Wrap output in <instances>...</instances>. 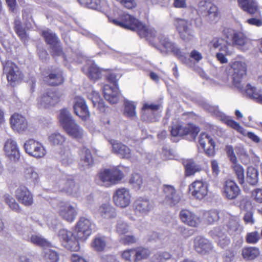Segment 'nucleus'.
Instances as JSON below:
<instances>
[{
  "label": "nucleus",
  "mask_w": 262,
  "mask_h": 262,
  "mask_svg": "<svg viewBox=\"0 0 262 262\" xmlns=\"http://www.w3.org/2000/svg\"><path fill=\"white\" fill-rule=\"evenodd\" d=\"M10 123L13 129L18 132L25 131L28 127L26 119L18 114H14L11 116Z\"/></svg>",
  "instance_id": "30"
},
{
  "label": "nucleus",
  "mask_w": 262,
  "mask_h": 262,
  "mask_svg": "<svg viewBox=\"0 0 262 262\" xmlns=\"http://www.w3.org/2000/svg\"><path fill=\"white\" fill-rule=\"evenodd\" d=\"M259 234L257 231L248 233L246 236V241L248 244H255L259 241Z\"/></svg>",
  "instance_id": "61"
},
{
  "label": "nucleus",
  "mask_w": 262,
  "mask_h": 262,
  "mask_svg": "<svg viewBox=\"0 0 262 262\" xmlns=\"http://www.w3.org/2000/svg\"><path fill=\"white\" fill-rule=\"evenodd\" d=\"M43 257L47 262H57L59 254L55 250L46 249L43 252Z\"/></svg>",
  "instance_id": "55"
},
{
  "label": "nucleus",
  "mask_w": 262,
  "mask_h": 262,
  "mask_svg": "<svg viewBox=\"0 0 262 262\" xmlns=\"http://www.w3.org/2000/svg\"><path fill=\"white\" fill-rule=\"evenodd\" d=\"M23 177L26 183L30 186H34L39 182L38 174L32 167L25 168Z\"/></svg>",
  "instance_id": "34"
},
{
  "label": "nucleus",
  "mask_w": 262,
  "mask_h": 262,
  "mask_svg": "<svg viewBox=\"0 0 262 262\" xmlns=\"http://www.w3.org/2000/svg\"><path fill=\"white\" fill-rule=\"evenodd\" d=\"M123 177V173L119 170L104 169L99 173L97 181L100 185L108 186L116 184Z\"/></svg>",
  "instance_id": "6"
},
{
  "label": "nucleus",
  "mask_w": 262,
  "mask_h": 262,
  "mask_svg": "<svg viewBox=\"0 0 262 262\" xmlns=\"http://www.w3.org/2000/svg\"><path fill=\"white\" fill-rule=\"evenodd\" d=\"M232 168L235 172L238 182L240 184L244 183V170L243 167L238 164L237 162L232 163Z\"/></svg>",
  "instance_id": "54"
},
{
  "label": "nucleus",
  "mask_w": 262,
  "mask_h": 262,
  "mask_svg": "<svg viewBox=\"0 0 262 262\" xmlns=\"http://www.w3.org/2000/svg\"><path fill=\"white\" fill-rule=\"evenodd\" d=\"M124 114L128 117L136 116V105L134 102L125 100L124 102Z\"/></svg>",
  "instance_id": "47"
},
{
  "label": "nucleus",
  "mask_w": 262,
  "mask_h": 262,
  "mask_svg": "<svg viewBox=\"0 0 262 262\" xmlns=\"http://www.w3.org/2000/svg\"><path fill=\"white\" fill-rule=\"evenodd\" d=\"M116 232L119 234H124L129 231L128 225L121 220H118L116 227Z\"/></svg>",
  "instance_id": "57"
},
{
  "label": "nucleus",
  "mask_w": 262,
  "mask_h": 262,
  "mask_svg": "<svg viewBox=\"0 0 262 262\" xmlns=\"http://www.w3.org/2000/svg\"><path fill=\"white\" fill-rule=\"evenodd\" d=\"M239 7L247 13L259 14L260 11L255 0H237Z\"/></svg>",
  "instance_id": "28"
},
{
  "label": "nucleus",
  "mask_w": 262,
  "mask_h": 262,
  "mask_svg": "<svg viewBox=\"0 0 262 262\" xmlns=\"http://www.w3.org/2000/svg\"><path fill=\"white\" fill-rule=\"evenodd\" d=\"M99 213L102 217L111 219L116 216L115 209L110 204H103L99 207Z\"/></svg>",
  "instance_id": "39"
},
{
  "label": "nucleus",
  "mask_w": 262,
  "mask_h": 262,
  "mask_svg": "<svg viewBox=\"0 0 262 262\" xmlns=\"http://www.w3.org/2000/svg\"><path fill=\"white\" fill-rule=\"evenodd\" d=\"M159 39L165 52L173 53L182 62L186 63L187 59L186 54L182 52L174 43L165 36H161Z\"/></svg>",
  "instance_id": "16"
},
{
  "label": "nucleus",
  "mask_w": 262,
  "mask_h": 262,
  "mask_svg": "<svg viewBox=\"0 0 262 262\" xmlns=\"http://www.w3.org/2000/svg\"><path fill=\"white\" fill-rule=\"evenodd\" d=\"M93 223L87 218L80 217L75 227V232L79 240L85 241L91 234Z\"/></svg>",
  "instance_id": "9"
},
{
  "label": "nucleus",
  "mask_w": 262,
  "mask_h": 262,
  "mask_svg": "<svg viewBox=\"0 0 262 262\" xmlns=\"http://www.w3.org/2000/svg\"><path fill=\"white\" fill-rule=\"evenodd\" d=\"M42 35L43 36L46 42L50 46H54L59 42V39L55 34L49 30H45L42 32Z\"/></svg>",
  "instance_id": "49"
},
{
  "label": "nucleus",
  "mask_w": 262,
  "mask_h": 262,
  "mask_svg": "<svg viewBox=\"0 0 262 262\" xmlns=\"http://www.w3.org/2000/svg\"><path fill=\"white\" fill-rule=\"evenodd\" d=\"M239 221L238 216L229 215L227 227L230 234H239L242 232L243 227L240 225Z\"/></svg>",
  "instance_id": "32"
},
{
  "label": "nucleus",
  "mask_w": 262,
  "mask_h": 262,
  "mask_svg": "<svg viewBox=\"0 0 262 262\" xmlns=\"http://www.w3.org/2000/svg\"><path fill=\"white\" fill-rule=\"evenodd\" d=\"M80 165L83 169L90 168L93 164V159L89 149L83 147L80 152Z\"/></svg>",
  "instance_id": "33"
},
{
  "label": "nucleus",
  "mask_w": 262,
  "mask_h": 262,
  "mask_svg": "<svg viewBox=\"0 0 262 262\" xmlns=\"http://www.w3.org/2000/svg\"><path fill=\"white\" fill-rule=\"evenodd\" d=\"M129 184L136 190L142 189L145 185L142 177L137 173H133L130 176Z\"/></svg>",
  "instance_id": "40"
},
{
  "label": "nucleus",
  "mask_w": 262,
  "mask_h": 262,
  "mask_svg": "<svg viewBox=\"0 0 262 262\" xmlns=\"http://www.w3.org/2000/svg\"><path fill=\"white\" fill-rule=\"evenodd\" d=\"M113 200L116 206L124 208L130 204L131 194L127 188H118L114 193Z\"/></svg>",
  "instance_id": "15"
},
{
  "label": "nucleus",
  "mask_w": 262,
  "mask_h": 262,
  "mask_svg": "<svg viewBox=\"0 0 262 262\" xmlns=\"http://www.w3.org/2000/svg\"><path fill=\"white\" fill-rule=\"evenodd\" d=\"M203 217L209 224L213 223L219 220V212L216 210H210L206 211L203 214Z\"/></svg>",
  "instance_id": "52"
},
{
  "label": "nucleus",
  "mask_w": 262,
  "mask_h": 262,
  "mask_svg": "<svg viewBox=\"0 0 262 262\" xmlns=\"http://www.w3.org/2000/svg\"><path fill=\"white\" fill-rule=\"evenodd\" d=\"M224 40L221 37H214L210 42V46L214 49L219 48L220 50H224L226 48V46H224Z\"/></svg>",
  "instance_id": "58"
},
{
  "label": "nucleus",
  "mask_w": 262,
  "mask_h": 262,
  "mask_svg": "<svg viewBox=\"0 0 262 262\" xmlns=\"http://www.w3.org/2000/svg\"><path fill=\"white\" fill-rule=\"evenodd\" d=\"M93 97L91 98L92 102L95 107H97L100 111L104 110V104L100 98L98 93L94 92L93 94Z\"/></svg>",
  "instance_id": "59"
},
{
  "label": "nucleus",
  "mask_w": 262,
  "mask_h": 262,
  "mask_svg": "<svg viewBox=\"0 0 262 262\" xmlns=\"http://www.w3.org/2000/svg\"><path fill=\"white\" fill-rule=\"evenodd\" d=\"M180 217L184 223L189 226L196 227L201 223V220L198 216L187 209L181 211Z\"/></svg>",
  "instance_id": "25"
},
{
  "label": "nucleus",
  "mask_w": 262,
  "mask_h": 262,
  "mask_svg": "<svg viewBox=\"0 0 262 262\" xmlns=\"http://www.w3.org/2000/svg\"><path fill=\"white\" fill-rule=\"evenodd\" d=\"M76 206L73 205L69 202H60L59 204L58 214L62 219L71 223L77 215Z\"/></svg>",
  "instance_id": "13"
},
{
  "label": "nucleus",
  "mask_w": 262,
  "mask_h": 262,
  "mask_svg": "<svg viewBox=\"0 0 262 262\" xmlns=\"http://www.w3.org/2000/svg\"><path fill=\"white\" fill-rule=\"evenodd\" d=\"M183 164L185 169V175L187 177L194 175L196 172H199L202 168L192 159H187L183 162Z\"/></svg>",
  "instance_id": "36"
},
{
  "label": "nucleus",
  "mask_w": 262,
  "mask_h": 262,
  "mask_svg": "<svg viewBox=\"0 0 262 262\" xmlns=\"http://www.w3.org/2000/svg\"><path fill=\"white\" fill-rule=\"evenodd\" d=\"M30 241L33 244L42 247L51 246V244L41 236L33 235L30 237Z\"/></svg>",
  "instance_id": "50"
},
{
  "label": "nucleus",
  "mask_w": 262,
  "mask_h": 262,
  "mask_svg": "<svg viewBox=\"0 0 262 262\" xmlns=\"http://www.w3.org/2000/svg\"><path fill=\"white\" fill-rule=\"evenodd\" d=\"M59 120L60 123L63 128V129L72 122L74 120L72 119V117L69 111L67 109H62L60 111V113L59 116Z\"/></svg>",
  "instance_id": "42"
},
{
  "label": "nucleus",
  "mask_w": 262,
  "mask_h": 262,
  "mask_svg": "<svg viewBox=\"0 0 262 262\" xmlns=\"http://www.w3.org/2000/svg\"><path fill=\"white\" fill-rule=\"evenodd\" d=\"M240 191L237 184L232 180L225 181L222 189L223 195L229 200L235 199L239 194Z\"/></svg>",
  "instance_id": "20"
},
{
  "label": "nucleus",
  "mask_w": 262,
  "mask_h": 262,
  "mask_svg": "<svg viewBox=\"0 0 262 262\" xmlns=\"http://www.w3.org/2000/svg\"><path fill=\"white\" fill-rule=\"evenodd\" d=\"M106 246V238L104 236H97L96 237L92 243V246L93 248L97 251H103Z\"/></svg>",
  "instance_id": "43"
},
{
  "label": "nucleus",
  "mask_w": 262,
  "mask_h": 262,
  "mask_svg": "<svg viewBox=\"0 0 262 262\" xmlns=\"http://www.w3.org/2000/svg\"><path fill=\"white\" fill-rule=\"evenodd\" d=\"M74 110L75 114L83 120L90 116L85 100L81 97H78L75 98Z\"/></svg>",
  "instance_id": "26"
},
{
  "label": "nucleus",
  "mask_w": 262,
  "mask_h": 262,
  "mask_svg": "<svg viewBox=\"0 0 262 262\" xmlns=\"http://www.w3.org/2000/svg\"><path fill=\"white\" fill-rule=\"evenodd\" d=\"M50 143L55 145H62L66 141V138L60 133L56 132L51 134L48 137Z\"/></svg>",
  "instance_id": "48"
},
{
  "label": "nucleus",
  "mask_w": 262,
  "mask_h": 262,
  "mask_svg": "<svg viewBox=\"0 0 262 262\" xmlns=\"http://www.w3.org/2000/svg\"><path fill=\"white\" fill-rule=\"evenodd\" d=\"M37 101L39 107L47 108L57 103L59 101V97L54 91H48L39 97Z\"/></svg>",
  "instance_id": "17"
},
{
  "label": "nucleus",
  "mask_w": 262,
  "mask_h": 262,
  "mask_svg": "<svg viewBox=\"0 0 262 262\" xmlns=\"http://www.w3.org/2000/svg\"><path fill=\"white\" fill-rule=\"evenodd\" d=\"M64 129L67 134L73 139H81L84 135V132L82 128L75 121L67 126Z\"/></svg>",
  "instance_id": "31"
},
{
  "label": "nucleus",
  "mask_w": 262,
  "mask_h": 262,
  "mask_svg": "<svg viewBox=\"0 0 262 262\" xmlns=\"http://www.w3.org/2000/svg\"><path fill=\"white\" fill-rule=\"evenodd\" d=\"M58 237L61 245L68 250L77 251L80 249L79 238L72 231L62 229L58 232Z\"/></svg>",
  "instance_id": "3"
},
{
  "label": "nucleus",
  "mask_w": 262,
  "mask_h": 262,
  "mask_svg": "<svg viewBox=\"0 0 262 262\" xmlns=\"http://www.w3.org/2000/svg\"><path fill=\"white\" fill-rule=\"evenodd\" d=\"M189 190L194 198L201 200L208 194V184L202 180H196L190 185Z\"/></svg>",
  "instance_id": "12"
},
{
  "label": "nucleus",
  "mask_w": 262,
  "mask_h": 262,
  "mask_svg": "<svg viewBox=\"0 0 262 262\" xmlns=\"http://www.w3.org/2000/svg\"><path fill=\"white\" fill-rule=\"evenodd\" d=\"M55 187L59 191L66 193L68 195L75 198L80 196L82 193L79 184H76L72 179H69L64 175L58 178Z\"/></svg>",
  "instance_id": "2"
},
{
  "label": "nucleus",
  "mask_w": 262,
  "mask_h": 262,
  "mask_svg": "<svg viewBox=\"0 0 262 262\" xmlns=\"http://www.w3.org/2000/svg\"><path fill=\"white\" fill-rule=\"evenodd\" d=\"M230 73L234 85L241 88V83L246 77L247 72V65L244 61L236 60L230 64Z\"/></svg>",
  "instance_id": "4"
},
{
  "label": "nucleus",
  "mask_w": 262,
  "mask_h": 262,
  "mask_svg": "<svg viewBox=\"0 0 262 262\" xmlns=\"http://www.w3.org/2000/svg\"><path fill=\"white\" fill-rule=\"evenodd\" d=\"M112 147V152L122 158L129 159L132 157L130 149L125 145L116 140L110 141Z\"/></svg>",
  "instance_id": "23"
},
{
  "label": "nucleus",
  "mask_w": 262,
  "mask_h": 262,
  "mask_svg": "<svg viewBox=\"0 0 262 262\" xmlns=\"http://www.w3.org/2000/svg\"><path fill=\"white\" fill-rule=\"evenodd\" d=\"M242 255L246 260H252L260 255V251L255 247H247L242 249Z\"/></svg>",
  "instance_id": "37"
},
{
  "label": "nucleus",
  "mask_w": 262,
  "mask_h": 262,
  "mask_svg": "<svg viewBox=\"0 0 262 262\" xmlns=\"http://www.w3.org/2000/svg\"><path fill=\"white\" fill-rule=\"evenodd\" d=\"M246 93L250 98L262 104V91L248 84L246 88Z\"/></svg>",
  "instance_id": "38"
},
{
  "label": "nucleus",
  "mask_w": 262,
  "mask_h": 262,
  "mask_svg": "<svg viewBox=\"0 0 262 262\" xmlns=\"http://www.w3.org/2000/svg\"><path fill=\"white\" fill-rule=\"evenodd\" d=\"M258 171L254 167H250L247 169V181L251 185H256L258 180Z\"/></svg>",
  "instance_id": "45"
},
{
  "label": "nucleus",
  "mask_w": 262,
  "mask_h": 262,
  "mask_svg": "<svg viewBox=\"0 0 262 262\" xmlns=\"http://www.w3.org/2000/svg\"><path fill=\"white\" fill-rule=\"evenodd\" d=\"M14 28L15 32L22 40H25L27 38V34L25 29L23 27L20 20L15 19L14 22Z\"/></svg>",
  "instance_id": "53"
},
{
  "label": "nucleus",
  "mask_w": 262,
  "mask_h": 262,
  "mask_svg": "<svg viewBox=\"0 0 262 262\" xmlns=\"http://www.w3.org/2000/svg\"><path fill=\"white\" fill-rule=\"evenodd\" d=\"M200 128L193 124H187L185 125L180 123L173 124L171 127V134L173 137H182L190 135L193 139H195Z\"/></svg>",
  "instance_id": "7"
},
{
  "label": "nucleus",
  "mask_w": 262,
  "mask_h": 262,
  "mask_svg": "<svg viewBox=\"0 0 262 262\" xmlns=\"http://www.w3.org/2000/svg\"><path fill=\"white\" fill-rule=\"evenodd\" d=\"M226 151L230 161L232 163H235V162H237V158L234 154L233 147L231 145H228L226 146Z\"/></svg>",
  "instance_id": "62"
},
{
  "label": "nucleus",
  "mask_w": 262,
  "mask_h": 262,
  "mask_svg": "<svg viewBox=\"0 0 262 262\" xmlns=\"http://www.w3.org/2000/svg\"><path fill=\"white\" fill-rule=\"evenodd\" d=\"M3 200L12 210L16 212L20 210L19 205L11 195L8 193L4 194Z\"/></svg>",
  "instance_id": "46"
},
{
  "label": "nucleus",
  "mask_w": 262,
  "mask_h": 262,
  "mask_svg": "<svg viewBox=\"0 0 262 262\" xmlns=\"http://www.w3.org/2000/svg\"><path fill=\"white\" fill-rule=\"evenodd\" d=\"M199 11L210 23H215L219 18L217 7L213 3L202 1L199 3Z\"/></svg>",
  "instance_id": "8"
},
{
  "label": "nucleus",
  "mask_w": 262,
  "mask_h": 262,
  "mask_svg": "<svg viewBox=\"0 0 262 262\" xmlns=\"http://www.w3.org/2000/svg\"><path fill=\"white\" fill-rule=\"evenodd\" d=\"M26 153L36 158L43 157L46 154V150L43 145L33 139L27 140L24 145Z\"/></svg>",
  "instance_id": "10"
},
{
  "label": "nucleus",
  "mask_w": 262,
  "mask_h": 262,
  "mask_svg": "<svg viewBox=\"0 0 262 262\" xmlns=\"http://www.w3.org/2000/svg\"><path fill=\"white\" fill-rule=\"evenodd\" d=\"M15 196L18 201L26 206H29L33 203L32 193L24 186H20L15 191Z\"/></svg>",
  "instance_id": "21"
},
{
  "label": "nucleus",
  "mask_w": 262,
  "mask_h": 262,
  "mask_svg": "<svg viewBox=\"0 0 262 262\" xmlns=\"http://www.w3.org/2000/svg\"><path fill=\"white\" fill-rule=\"evenodd\" d=\"M0 59L3 64L4 73L6 75L7 80L11 84L13 85L23 79L22 72L15 63L10 60L3 61L1 54Z\"/></svg>",
  "instance_id": "5"
},
{
  "label": "nucleus",
  "mask_w": 262,
  "mask_h": 262,
  "mask_svg": "<svg viewBox=\"0 0 262 262\" xmlns=\"http://www.w3.org/2000/svg\"><path fill=\"white\" fill-rule=\"evenodd\" d=\"M135 258H133V261L137 262L144 259H146L150 255V251L149 249L143 248H138L135 249Z\"/></svg>",
  "instance_id": "44"
},
{
  "label": "nucleus",
  "mask_w": 262,
  "mask_h": 262,
  "mask_svg": "<svg viewBox=\"0 0 262 262\" xmlns=\"http://www.w3.org/2000/svg\"><path fill=\"white\" fill-rule=\"evenodd\" d=\"M194 247L195 251L201 254L208 253L212 249L209 241L201 236H198L194 239Z\"/></svg>",
  "instance_id": "29"
},
{
  "label": "nucleus",
  "mask_w": 262,
  "mask_h": 262,
  "mask_svg": "<svg viewBox=\"0 0 262 262\" xmlns=\"http://www.w3.org/2000/svg\"><path fill=\"white\" fill-rule=\"evenodd\" d=\"M103 92L105 99L110 103L115 104L118 102L120 95L117 86L112 87L105 84L103 88Z\"/></svg>",
  "instance_id": "27"
},
{
  "label": "nucleus",
  "mask_w": 262,
  "mask_h": 262,
  "mask_svg": "<svg viewBox=\"0 0 262 262\" xmlns=\"http://www.w3.org/2000/svg\"><path fill=\"white\" fill-rule=\"evenodd\" d=\"M199 142L207 155L209 157L214 155L215 142L210 136L206 133H202L199 137Z\"/></svg>",
  "instance_id": "22"
},
{
  "label": "nucleus",
  "mask_w": 262,
  "mask_h": 262,
  "mask_svg": "<svg viewBox=\"0 0 262 262\" xmlns=\"http://www.w3.org/2000/svg\"><path fill=\"white\" fill-rule=\"evenodd\" d=\"M162 190L165 201L170 206H174L180 201L181 197L173 186L169 185H164Z\"/></svg>",
  "instance_id": "19"
},
{
  "label": "nucleus",
  "mask_w": 262,
  "mask_h": 262,
  "mask_svg": "<svg viewBox=\"0 0 262 262\" xmlns=\"http://www.w3.org/2000/svg\"><path fill=\"white\" fill-rule=\"evenodd\" d=\"M113 22L117 26L137 32L141 38L148 39L156 35L155 30L128 14L121 15L119 19H113Z\"/></svg>",
  "instance_id": "1"
},
{
  "label": "nucleus",
  "mask_w": 262,
  "mask_h": 262,
  "mask_svg": "<svg viewBox=\"0 0 262 262\" xmlns=\"http://www.w3.org/2000/svg\"><path fill=\"white\" fill-rule=\"evenodd\" d=\"M171 258L170 253L167 252H158L151 257L152 262H165Z\"/></svg>",
  "instance_id": "56"
},
{
  "label": "nucleus",
  "mask_w": 262,
  "mask_h": 262,
  "mask_svg": "<svg viewBox=\"0 0 262 262\" xmlns=\"http://www.w3.org/2000/svg\"><path fill=\"white\" fill-rule=\"evenodd\" d=\"M223 34L227 39L231 38V43L234 46L243 47L250 42L249 39L244 33L231 29H225Z\"/></svg>",
  "instance_id": "14"
},
{
  "label": "nucleus",
  "mask_w": 262,
  "mask_h": 262,
  "mask_svg": "<svg viewBox=\"0 0 262 262\" xmlns=\"http://www.w3.org/2000/svg\"><path fill=\"white\" fill-rule=\"evenodd\" d=\"M135 249H129L124 251L122 253V258L127 261H133L135 258Z\"/></svg>",
  "instance_id": "64"
},
{
  "label": "nucleus",
  "mask_w": 262,
  "mask_h": 262,
  "mask_svg": "<svg viewBox=\"0 0 262 262\" xmlns=\"http://www.w3.org/2000/svg\"><path fill=\"white\" fill-rule=\"evenodd\" d=\"M4 150L6 156L12 160H17L20 157V153L17 144L12 139L7 140L4 146Z\"/></svg>",
  "instance_id": "24"
},
{
  "label": "nucleus",
  "mask_w": 262,
  "mask_h": 262,
  "mask_svg": "<svg viewBox=\"0 0 262 262\" xmlns=\"http://www.w3.org/2000/svg\"><path fill=\"white\" fill-rule=\"evenodd\" d=\"M45 82L51 85H57L61 84L64 81L62 71L59 69L51 72L45 78Z\"/></svg>",
  "instance_id": "35"
},
{
  "label": "nucleus",
  "mask_w": 262,
  "mask_h": 262,
  "mask_svg": "<svg viewBox=\"0 0 262 262\" xmlns=\"http://www.w3.org/2000/svg\"><path fill=\"white\" fill-rule=\"evenodd\" d=\"M217 244L222 248H225L230 244L229 238L224 233H219L217 235Z\"/></svg>",
  "instance_id": "60"
},
{
  "label": "nucleus",
  "mask_w": 262,
  "mask_h": 262,
  "mask_svg": "<svg viewBox=\"0 0 262 262\" xmlns=\"http://www.w3.org/2000/svg\"><path fill=\"white\" fill-rule=\"evenodd\" d=\"M61 161L65 166H69L73 163L74 159L69 148L60 152Z\"/></svg>",
  "instance_id": "51"
},
{
  "label": "nucleus",
  "mask_w": 262,
  "mask_h": 262,
  "mask_svg": "<svg viewBox=\"0 0 262 262\" xmlns=\"http://www.w3.org/2000/svg\"><path fill=\"white\" fill-rule=\"evenodd\" d=\"M86 75L91 79L96 80L101 77V71L95 63L91 62L88 66Z\"/></svg>",
  "instance_id": "41"
},
{
  "label": "nucleus",
  "mask_w": 262,
  "mask_h": 262,
  "mask_svg": "<svg viewBox=\"0 0 262 262\" xmlns=\"http://www.w3.org/2000/svg\"><path fill=\"white\" fill-rule=\"evenodd\" d=\"M174 24L183 40L188 41L194 38V33L191 29V25L188 21L177 18L174 20Z\"/></svg>",
  "instance_id": "11"
},
{
  "label": "nucleus",
  "mask_w": 262,
  "mask_h": 262,
  "mask_svg": "<svg viewBox=\"0 0 262 262\" xmlns=\"http://www.w3.org/2000/svg\"><path fill=\"white\" fill-rule=\"evenodd\" d=\"M122 6L127 9H131L135 8L137 6V3L135 0H116Z\"/></svg>",
  "instance_id": "63"
},
{
  "label": "nucleus",
  "mask_w": 262,
  "mask_h": 262,
  "mask_svg": "<svg viewBox=\"0 0 262 262\" xmlns=\"http://www.w3.org/2000/svg\"><path fill=\"white\" fill-rule=\"evenodd\" d=\"M133 207L135 212L137 214L145 216L153 209L154 206L147 198L139 197L135 201Z\"/></svg>",
  "instance_id": "18"
}]
</instances>
